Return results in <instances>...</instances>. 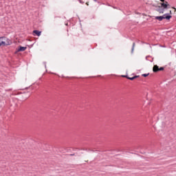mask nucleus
<instances>
[{
  "mask_svg": "<svg viewBox=\"0 0 176 176\" xmlns=\"http://www.w3.org/2000/svg\"><path fill=\"white\" fill-rule=\"evenodd\" d=\"M12 43V41L9 38L2 36L0 37V46H8Z\"/></svg>",
  "mask_w": 176,
  "mask_h": 176,
  "instance_id": "1",
  "label": "nucleus"
},
{
  "mask_svg": "<svg viewBox=\"0 0 176 176\" xmlns=\"http://www.w3.org/2000/svg\"><path fill=\"white\" fill-rule=\"evenodd\" d=\"M171 17V15L164 14L163 16H155V20H158L159 21H162L164 19H166V20H170Z\"/></svg>",
  "mask_w": 176,
  "mask_h": 176,
  "instance_id": "2",
  "label": "nucleus"
},
{
  "mask_svg": "<svg viewBox=\"0 0 176 176\" xmlns=\"http://www.w3.org/2000/svg\"><path fill=\"white\" fill-rule=\"evenodd\" d=\"M164 67H159L157 65H155L153 67V72H159L160 71H164Z\"/></svg>",
  "mask_w": 176,
  "mask_h": 176,
  "instance_id": "3",
  "label": "nucleus"
},
{
  "mask_svg": "<svg viewBox=\"0 0 176 176\" xmlns=\"http://www.w3.org/2000/svg\"><path fill=\"white\" fill-rule=\"evenodd\" d=\"M161 8H163V9H167L168 7H170V4L167 1H164L160 3Z\"/></svg>",
  "mask_w": 176,
  "mask_h": 176,
  "instance_id": "4",
  "label": "nucleus"
},
{
  "mask_svg": "<svg viewBox=\"0 0 176 176\" xmlns=\"http://www.w3.org/2000/svg\"><path fill=\"white\" fill-rule=\"evenodd\" d=\"M25 50H27V47L20 46L19 48L17 50V52H25Z\"/></svg>",
  "mask_w": 176,
  "mask_h": 176,
  "instance_id": "5",
  "label": "nucleus"
},
{
  "mask_svg": "<svg viewBox=\"0 0 176 176\" xmlns=\"http://www.w3.org/2000/svg\"><path fill=\"white\" fill-rule=\"evenodd\" d=\"M33 34H35L37 36H41V34H42V32L39 30H34Z\"/></svg>",
  "mask_w": 176,
  "mask_h": 176,
  "instance_id": "6",
  "label": "nucleus"
},
{
  "mask_svg": "<svg viewBox=\"0 0 176 176\" xmlns=\"http://www.w3.org/2000/svg\"><path fill=\"white\" fill-rule=\"evenodd\" d=\"M127 79H129V80H134V79H137L138 78V76H135L133 77H126Z\"/></svg>",
  "mask_w": 176,
  "mask_h": 176,
  "instance_id": "7",
  "label": "nucleus"
},
{
  "mask_svg": "<svg viewBox=\"0 0 176 176\" xmlns=\"http://www.w3.org/2000/svg\"><path fill=\"white\" fill-rule=\"evenodd\" d=\"M142 76H144V78H146V76H149V74H142Z\"/></svg>",
  "mask_w": 176,
  "mask_h": 176,
  "instance_id": "8",
  "label": "nucleus"
},
{
  "mask_svg": "<svg viewBox=\"0 0 176 176\" xmlns=\"http://www.w3.org/2000/svg\"><path fill=\"white\" fill-rule=\"evenodd\" d=\"M135 46V43H133V47H132V53H133V52H134V47Z\"/></svg>",
  "mask_w": 176,
  "mask_h": 176,
  "instance_id": "9",
  "label": "nucleus"
},
{
  "mask_svg": "<svg viewBox=\"0 0 176 176\" xmlns=\"http://www.w3.org/2000/svg\"><path fill=\"white\" fill-rule=\"evenodd\" d=\"M160 13H164V11L163 10H160Z\"/></svg>",
  "mask_w": 176,
  "mask_h": 176,
  "instance_id": "10",
  "label": "nucleus"
},
{
  "mask_svg": "<svg viewBox=\"0 0 176 176\" xmlns=\"http://www.w3.org/2000/svg\"><path fill=\"white\" fill-rule=\"evenodd\" d=\"M161 2H166L164 0H160Z\"/></svg>",
  "mask_w": 176,
  "mask_h": 176,
  "instance_id": "11",
  "label": "nucleus"
},
{
  "mask_svg": "<svg viewBox=\"0 0 176 176\" xmlns=\"http://www.w3.org/2000/svg\"><path fill=\"white\" fill-rule=\"evenodd\" d=\"M87 6H89V2L86 3Z\"/></svg>",
  "mask_w": 176,
  "mask_h": 176,
  "instance_id": "12",
  "label": "nucleus"
},
{
  "mask_svg": "<svg viewBox=\"0 0 176 176\" xmlns=\"http://www.w3.org/2000/svg\"><path fill=\"white\" fill-rule=\"evenodd\" d=\"M75 154H70V156H74Z\"/></svg>",
  "mask_w": 176,
  "mask_h": 176,
  "instance_id": "13",
  "label": "nucleus"
},
{
  "mask_svg": "<svg viewBox=\"0 0 176 176\" xmlns=\"http://www.w3.org/2000/svg\"><path fill=\"white\" fill-rule=\"evenodd\" d=\"M124 78H126V76H123Z\"/></svg>",
  "mask_w": 176,
  "mask_h": 176,
  "instance_id": "14",
  "label": "nucleus"
},
{
  "mask_svg": "<svg viewBox=\"0 0 176 176\" xmlns=\"http://www.w3.org/2000/svg\"><path fill=\"white\" fill-rule=\"evenodd\" d=\"M170 14H171V11H170Z\"/></svg>",
  "mask_w": 176,
  "mask_h": 176,
  "instance_id": "15",
  "label": "nucleus"
},
{
  "mask_svg": "<svg viewBox=\"0 0 176 176\" xmlns=\"http://www.w3.org/2000/svg\"><path fill=\"white\" fill-rule=\"evenodd\" d=\"M94 1H97V0H94Z\"/></svg>",
  "mask_w": 176,
  "mask_h": 176,
  "instance_id": "16",
  "label": "nucleus"
}]
</instances>
